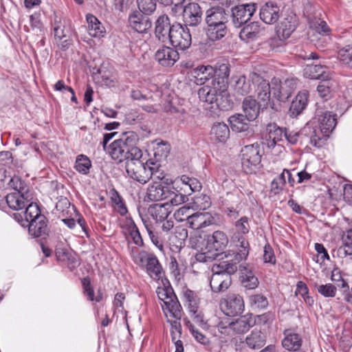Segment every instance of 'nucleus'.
Masks as SVG:
<instances>
[{"instance_id": "423d86ee", "label": "nucleus", "mask_w": 352, "mask_h": 352, "mask_svg": "<svg viewBox=\"0 0 352 352\" xmlns=\"http://www.w3.org/2000/svg\"><path fill=\"white\" fill-rule=\"evenodd\" d=\"M298 79L289 78L282 82L278 78L271 80L272 91L274 98L280 102L287 101L297 88Z\"/></svg>"}, {"instance_id": "2f4dec72", "label": "nucleus", "mask_w": 352, "mask_h": 352, "mask_svg": "<svg viewBox=\"0 0 352 352\" xmlns=\"http://www.w3.org/2000/svg\"><path fill=\"white\" fill-rule=\"evenodd\" d=\"M87 23V31L92 37L100 38L105 34V28L100 21L93 14H88L86 16Z\"/></svg>"}, {"instance_id": "7ed1b4c3", "label": "nucleus", "mask_w": 352, "mask_h": 352, "mask_svg": "<svg viewBox=\"0 0 352 352\" xmlns=\"http://www.w3.org/2000/svg\"><path fill=\"white\" fill-rule=\"evenodd\" d=\"M160 165L151 160L143 163L141 161L126 162L125 168L129 177L141 184H146L152 176L160 171Z\"/></svg>"}, {"instance_id": "473e14b6", "label": "nucleus", "mask_w": 352, "mask_h": 352, "mask_svg": "<svg viewBox=\"0 0 352 352\" xmlns=\"http://www.w3.org/2000/svg\"><path fill=\"white\" fill-rule=\"evenodd\" d=\"M284 335L285 338L282 341L283 346L288 351H298L302 345V339L300 335L289 329L285 330Z\"/></svg>"}, {"instance_id": "f3484780", "label": "nucleus", "mask_w": 352, "mask_h": 352, "mask_svg": "<svg viewBox=\"0 0 352 352\" xmlns=\"http://www.w3.org/2000/svg\"><path fill=\"white\" fill-rule=\"evenodd\" d=\"M265 29L261 27L258 22H253L245 25L240 32V38L249 43L265 35Z\"/></svg>"}, {"instance_id": "dca6fc26", "label": "nucleus", "mask_w": 352, "mask_h": 352, "mask_svg": "<svg viewBox=\"0 0 352 352\" xmlns=\"http://www.w3.org/2000/svg\"><path fill=\"white\" fill-rule=\"evenodd\" d=\"M186 25L196 26L202 19V10L197 3H189L182 10Z\"/></svg>"}, {"instance_id": "f8f14e48", "label": "nucleus", "mask_w": 352, "mask_h": 352, "mask_svg": "<svg viewBox=\"0 0 352 352\" xmlns=\"http://www.w3.org/2000/svg\"><path fill=\"white\" fill-rule=\"evenodd\" d=\"M190 78L192 81L198 85H202L217 78L216 69L211 65H198L192 69L190 72Z\"/></svg>"}, {"instance_id": "9b49d317", "label": "nucleus", "mask_w": 352, "mask_h": 352, "mask_svg": "<svg viewBox=\"0 0 352 352\" xmlns=\"http://www.w3.org/2000/svg\"><path fill=\"white\" fill-rule=\"evenodd\" d=\"M256 9L255 3L241 4L232 9V22L236 28L247 23Z\"/></svg>"}, {"instance_id": "338daca9", "label": "nucleus", "mask_w": 352, "mask_h": 352, "mask_svg": "<svg viewBox=\"0 0 352 352\" xmlns=\"http://www.w3.org/2000/svg\"><path fill=\"white\" fill-rule=\"evenodd\" d=\"M170 151V146L166 142H161L157 143L155 148V157L159 155L160 160H165L169 154Z\"/></svg>"}, {"instance_id": "2eb2a0df", "label": "nucleus", "mask_w": 352, "mask_h": 352, "mask_svg": "<svg viewBox=\"0 0 352 352\" xmlns=\"http://www.w3.org/2000/svg\"><path fill=\"white\" fill-rule=\"evenodd\" d=\"M179 55L176 50L163 46L155 54V59L163 67H172L179 60Z\"/></svg>"}, {"instance_id": "c03bdc74", "label": "nucleus", "mask_w": 352, "mask_h": 352, "mask_svg": "<svg viewBox=\"0 0 352 352\" xmlns=\"http://www.w3.org/2000/svg\"><path fill=\"white\" fill-rule=\"evenodd\" d=\"M54 32L56 40L58 41L63 40L62 42V48L67 47L69 45L66 38L67 37L68 30L65 28V25H63L60 21H55Z\"/></svg>"}, {"instance_id": "cd10ccee", "label": "nucleus", "mask_w": 352, "mask_h": 352, "mask_svg": "<svg viewBox=\"0 0 352 352\" xmlns=\"http://www.w3.org/2000/svg\"><path fill=\"white\" fill-rule=\"evenodd\" d=\"M256 323L252 315H245L232 322L230 328L236 333H244L247 332Z\"/></svg>"}, {"instance_id": "79ce46f5", "label": "nucleus", "mask_w": 352, "mask_h": 352, "mask_svg": "<svg viewBox=\"0 0 352 352\" xmlns=\"http://www.w3.org/2000/svg\"><path fill=\"white\" fill-rule=\"evenodd\" d=\"M252 80H250V76L247 79L245 76H240L235 80L234 89L236 92L241 96L248 94L252 89Z\"/></svg>"}, {"instance_id": "de8ad7c7", "label": "nucleus", "mask_w": 352, "mask_h": 352, "mask_svg": "<svg viewBox=\"0 0 352 352\" xmlns=\"http://www.w3.org/2000/svg\"><path fill=\"white\" fill-rule=\"evenodd\" d=\"M1 180L3 182L6 183L9 188L14 189L15 191L25 192V190H28L26 189L25 183L18 176L11 177L10 175H6Z\"/></svg>"}, {"instance_id": "3c124183", "label": "nucleus", "mask_w": 352, "mask_h": 352, "mask_svg": "<svg viewBox=\"0 0 352 352\" xmlns=\"http://www.w3.org/2000/svg\"><path fill=\"white\" fill-rule=\"evenodd\" d=\"M295 294L296 296H300L305 302L309 306H311L314 302L313 298L309 295V289L307 285L302 281H298L297 283Z\"/></svg>"}, {"instance_id": "b1692460", "label": "nucleus", "mask_w": 352, "mask_h": 352, "mask_svg": "<svg viewBox=\"0 0 352 352\" xmlns=\"http://www.w3.org/2000/svg\"><path fill=\"white\" fill-rule=\"evenodd\" d=\"M228 238L226 234L221 230L214 231L208 236L207 245L210 250L222 251L228 245Z\"/></svg>"}, {"instance_id": "393cba45", "label": "nucleus", "mask_w": 352, "mask_h": 352, "mask_svg": "<svg viewBox=\"0 0 352 352\" xmlns=\"http://www.w3.org/2000/svg\"><path fill=\"white\" fill-rule=\"evenodd\" d=\"M296 25L294 23L288 21L287 19L283 20L279 25L276 31L278 38H272L270 42L271 47L273 50L278 51V49H276L275 47L276 43L278 40L283 41L288 38L294 31Z\"/></svg>"}, {"instance_id": "603ef678", "label": "nucleus", "mask_w": 352, "mask_h": 352, "mask_svg": "<svg viewBox=\"0 0 352 352\" xmlns=\"http://www.w3.org/2000/svg\"><path fill=\"white\" fill-rule=\"evenodd\" d=\"M183 296L188 303V310L199 307L200 300L194 291L186 289L183 291Z\"/></svg>"}, {"instance_id": "6e6d98bb", "label": "nucleus", "mask_w": 352, "mask_h": 352, "mask_svg": "<svg viewBox=\"0 0 352 352\" xmlns=\"http://www.w3.org/2000/svg\"><path fill=\"white\" fill-rule=\"evenodd\" d=\"M194 206L197 210H205L211 206L210 198L206 195H199L194 198Z\"/></svg>"}, {"instance_id": "09e8293b", "label": "nucleus", "mask_w": 352, "mask_h": 352, "mask_svg": "<svg viewBox=\"0 0 352 352\" xmlns=\"http://www.w3.org/2000/svg\"><path fill=\"white\" fill-rule=\"evenodd\" d=\"M249 303L253 309H264L268 306V300L263 294H256L249 297Z\"/></svg>"}, {"instance_id": "a19ab883", "label": "nucleus", "mask_w": 352, "mask_h": 352, "mask_svg": "<svg viewBox=\"0 0 352 352\" xmlns=\"http://www.w3.org/2000/svg\"><path fill=\"white\" fill-rule=\"evenodd\" d=\"M239 270L242 273L241 278L243 286L249 289L257 287L258 280L253 273L250 270H248L247 267L243 265L239 266Z\"/></svg>"}, {"instance_id": "13d9d810", "label": "nucleus", "mask_w": 352, "mask_h": 352, "mask_svg": "<svg viewBox=\"0 0 352 352\" xmlns=\"http://www.w3.org/2000/svg\"><path fill=\"white\" fill-rule=\"evenodd\" d=\"M82 286L84 289V294L87 297V299L91 301L96 300V302H100L102 300V294L98 293V294L95 297L94 290L91 286L90 281L87 278H84L82 280Z\"/></svg>"}, {"instance_id": "7c9ffc66", "label": "nucleus", "mask_w": 352, "mask_h": 352, "mask_svg": "<svg viewBox=\"0 0 352 352\" xmlns=\"http://www.w3.org/2000/svg\"><path fill=\"white\" fill-rule=\"evenodd\" d=\"M235 261H224L219 263H214L212 267V274H228L230 276L234 274L237 270L236 263L241 259L237 254L235 258Z\"/></svg>"}, {"instance_id": "4d7b16f0", "label": "nucleus", "mask_w": 352, "mask_h": 352, "mask_svg": "<svg viewBox=\"0 0 352 352\" xmlns=\"http://www.w3.org/2000/svg\"><path fill=\"white\" fill-rule=\"evenodd\" d=\"M191 212L192 211L190 207L188 206H184L175 212L174 217L178 221L182 222L187 221L188 223H189V219L191 217V215L193 214Z\"/></svg>"}, {"instance_id": "bf43d9fd", "label": "nucleus", "mask_w": 352, "mask_h": 352, "mask_svg": "<svg viewBox=\"0 0 352 352\" xmlns=\"http://www.w3.org/2000/svg\"><path fill=\"white\" fill-rule=\"evenodd\" d=\"M138 8L145 14H150L156 9V3L154 0H137Z\"/></svg>"}, {"instance_id": "4c0bfd02", "label": "nucleus", "mask_w": 352, "mask_h": 352, "mask_svg": "<svg viewBox=\"0 0 352 352\" xmlns=\"http://www.w3.org/2000/svg\"><path fill=\"white\" fill-rule=\"evenodd\" d=\"M265 336L259 329H254L245 338L246 344L252 349H258L265 344Z\"/></svg>"}, {"instance_id": "f03ea898", "label": "nucleus", "mask_w": 352, "mask_h": 352, "mask_svg": "<svg viewBox=\"0 0 352 352\" xmlns=\"http://www.w3.org/2000/svg\"><path fill=\"white\" fill-rule=\"evenodd\" d=\"M219 70L223 72V76L215 78L210 84L199 89L198 95L201 101L210 104L217 103L218 96L226 90L227 78L229 76L228 67L226 65H222Z\"/></svg>"}, {"instance_id": "774afa93", "label": "nucleus", "mask_w": 352, "mask_h": 352, "mask_svg": "<svg viewBox=\"0 0 352 352\" xmlns=\"http://www.w3.org/2000/svg\"><path fill=\"white\" fill-rule=\"evenodd\" d=\"M317 91L322 98L327 100L331 94L330 82L327 80H322V82L317 87Z\"/></svg>"}, {"instance_id": "c756f323", "label": "nucleus", "mask_w": 352, "mask_h": 352, "mask_svg": "<svg viewBox=\"0 0 352 352\" xmlns=\"http://www.w3.org/2000/svg\"><path fill=\"white\" fill-rule=\"evenodd\" d=\"M25 207V210L23 212L25 219H21L20 220L19 217H21V214H14L15 218L23 227H26V224L31 222L32 219H38V216H43V214H41V211L38 205L36 203H34L33 200L30 201Z\"/></svg>"}, {"instance_id": "4468645a", "label": "nucleus", "mask_w": 352, "mask_h": 352, "mask_svg": "<svg viewBox=\"0 0 352 352\" xmlns=\"http://www.w3.org/2000/svg\"><path fill=\"white\" fill-rule=\"evenodd\" d=\"M222 305L225 306L226 314L230 316L241 314L245 308L243 298L236 294H229L224 299Z\"/></svg>"}, {"instance_id": "a878e982", "label": "nucleus", "mask_w": 352, "mask_h": 352, "mask_svg": "<svg viewBox=\"0 0 352 352\" xmlns=\"http://www.w3.org/2000/svg\"><path fill=\"white\" fill-rule=\"evenodd\" d=\"M26 227H28L30 234L35 238L45 236L47 233V219L44 215L38 216V219H32L26 224Z\"/></svg>"}, {"instance_id": "a18cd8bd", "label": "nucleus", "mask_w": 352, "mask_h": 352, "mask_svg": "<svg viewBox=\"0 0 352 352\" xmlns=\"http://www.w3.org/2000/svg\"><path fill=\"white\" fill-rule=\"evenodd\" d=\"M111 199L113 204L114 209L122 216L127 214L128 210L122 197L118 191L113 190L111 192Z\"/></svg>"}, {"instance_id": "5701e85b", "label": "nucleus", "mask_w": 352, "mask_h": 352, "mask_svg": "<svg viewBox=\"0 0 352 352\" xmlns=\"http://www.w3.org/2000/svg\"><path fill=\"white\" fill-rule=\"evenodd\" d=\"M309 93L306 90L299 91L292 100L289 109L291 117L295 118L299 116L306 108L308 102Z\"/></svg>"}, {"instance_id": "58836bf2", "label": "nucleus", "mask_w": 352, "mask_h": 352, "mask_svg": "<svg viewBox=\"0 0 352 352\" xmlns=\"http://www.w3.org/2000/svg\"><path fill=\"white\" fill-rule=\"evenodd\" d=\"M247 118L243 114L230 116L228 122L232 132H245L248 130Z\"/></svg>"}, {"instance_id": "9d476101", "label": "nucleus", "mask_w": 352, "mask_h": 352, "mask_svg": "<svg viewBox=\"0 0 352 352\" xmlns=\"http://www.w3.org/2000/svg\"><path fill=\"white\" fill-rule=\"evenodd\" d=\"M250 80H252V85H256L255 92L257 98L261 100V105L266 108L271 100V91H272L271 82L270 83L255 72L250 74Z\"/></svg>"}, {"instance_id": "4be33fe9", "label": "nucleus", "mask_w": 352, "mask_h": 352, "mask_svg": "<svg viewBox=\"0 0 352 352\" xmlns=\"http://www.w3.org/2000/svg\"><path fill=\"white\" fill-rule=\"evenodd\" d=\"M299 133H265L264 144L268 148H273L279 141L286 140L294 144L298 141Z\"/></svg>"}, {"instance_id": "72a5a7b5", "label": "nucleus", "mask_w": 352, "mask_h": 352, "mask_svg": "<svg viewBox=\"0 0 352 352\" xmlns=\"http://www.w3.org/2000/svg\"><path fill=\"white\" fill-rule=\"evenodd\" d=\"M168 187L163 186L159 183H154L150 185L147 189L146 197L151 201H158L166 200L168 191Z\"/></svg>"}, {"instance_id": "a211bd4d", "label": "nucleus", "mask_w": 352, "mask_h": 352, "mask_svg": "<svg viewBox=\"0 0 352 352\" xmlns=\"http://www.w3.org/2000/svg\"><path fill=\"white\" fill-rule=\"evenodd\" d=\"M215 223V217L210 212H197L191 215L188 224L191 228L199 230Z\"/></svg>"}, {"instance_id": "aec40b11", "label": "nucleus", "mask_w": 352, "mask_h": 352, "mask_svg": "<svg viewBox=\"0 0 352 352\" xmlns=\"http://www.w3.org/2000/svg\"><path fill=\"white\" fill-rule=\"evenodd\" d=\"M172 32V25L167 15L160 16L155 22V34L162 43H168Z\"/></svg>"}, {"instance_id": "49530a36", "label": "nucleus", "mask_w": 352, "mask_h": 352, "mask_svg": "<svg viewBox=\"0 0 352 352\" xmlns=\"http://www.w3.org/2000/svg\"><path fill=\"white\" fill-rule=\"evenodd\" d=\"M126 224L127 226L128 232L134 243L138 246H142L143 245V240L142 239L140 232L133 220L131 218L126 219Z\"/></svg>"}, {"instance_id": "f257e3e1", "label": "nucleus", "mask_w": 352, "mask_h": 352, "mask_svg": "<svg viewBox=\"0 0 352 352\" xmlns=\"http://www.w3.org/2000/svg\"><path fill=\"white\" fill-rule=\"evenodd\" d=\"M229 15L226 10L220 6L208 8L206 12V34L212 41L219 40L228 33L227 23Z\"/></svg>"}, {"instance_id": "f704fd0d", "label": "nucleus", "mask_w": 352, "mask_h": 352, "mask_svg": "<svg viewBox=\"0 0 352 352\" xmlns=\"http://www.w3.org/2000/svg\"><path fill=\"white\" fill-rule=\"evenodd\" d=\"M145 268L150 277L155 280L160 279L164 274L161 264L154 255L151 254L147 258Z\"/></svg>"}, {"instance_id": "0e129e2a", "label": "nucleus", "mask_w": 352, "mask_h": 352, "mask_svg": "<svg viewBox=\"0 0 352 352\" xmlns=\"http://www.w3.org/2000/svg\"><path fill=\"white\" fill-rule=\"evenodd\" d=\"M142 157V151L136 147L132 146L131 148H127L126 154V162H135V161H140V159Z\"/></svg>"}, {"instance_id": "e433bc0d", "label": "nucleus", "mask_w": 352, "mask_h": 352, "mask_svg": "<svg viewBox=\"0 0 352 352\" xmlns=\"http://www.w3.org/2000/svg\"><path fill=\"white\" fill-rule=\"evenodd\" d=\"M325 69L321 65H307L304 69L303 75L311 79L328 80L329 74Z\"/></svg>"}, {"instance_id": "864d4df0", "label": "nucleus", "mask_w": 352, "mask_h": 352, "mask_svg": "<svg viewBox=\"0 0 352 352\" xmlns=\"http://www.w3.org/2000/svg\"><path fill=\"white\" fill-rule=\"evenodd\" d=\"M338 58L343 64L352 67V44L339 50Z\"/></svg>"}, {"instance_id": "1a4fd4ad", "label": "nucleus", "mask_w": 352, "mask_h": 352, "mask_svg": "<svg viewBox=\"0 0 352 352\" xmlns=\"http://www.w3.org/2000/svg\"><path fill=\"white\" fill-rule=\"evenodd\" d=\"M337 125L336 114L326 111L312 118L307 127L313 129V132H333Z\"/></svg>"}, {"instance_id": "0eeeda50", "label": "nucleus", "mask_w": 352, "mask_h": 352, "mask_svg": "<svg viewBox=\"0 0 352 352\" xmlns=\"http://www.w3.org/2000/svg\"><path fill=\"white\" fill-rule=\"evenodd\" d=\"M191 41V34L187 25L180 23L172 25V32L168 43L176 49L185 50L190 46Z\"/></svg>"}, {"instance_id": "6ab92c4d", "label": "nucleus", "mask_w": 352, "mask_h": 352, "mask_svg": "<svg viewBox=\"0 0 352 352\" xmlns=\"http://www.w3.org/2000/svg\"><path fill=\"white\" fill-rule=\"evenodd\" d=\"M261 19L266 24H274L280 17V8L276 3L268 1L261 6Z\"/></svg>"}, {"instance_id": "8fccbe9b", "label": "nucleus", "mask_w": 352, "mask_h": 352, "mask_svg": "<svg viewBox=\"0 0 352 352\" xmlns=\"http://www.w3.org/2000/svg\"><path fill=\"white\" fill-rule=\"evenodd\" d=\"M91 166V161L87 156L80 155L77 157L74 168L78 173L86 175L89 172Z\"/></svg>"}, {"instance_id": "e2e57ef3", "label": "nucleus", "mask_w": 352, "mask_h": 352, "mask_svg": "<svg viewBox=\"0 0 352 352\" xmlns=\"http://www.w3.org/2000/svg\"><path fill=\"white\" fill-rule=\"evenodd\" d=\"M166 193H168L166 203H168L169 206H177L185 201L186 197L182 194H178L170 190L166 191Z\"/></svg>"}, {"instance_id": "20e7f679", "label": "nucleus", "mask_w": 352, "mask_h": 352, "mask_svg": "<svg viewBox=\"0 0 352 352\" xmlns=\"http://www.w3.org/2000/svg\"><path fill=\"white\" fill-rule=\"evenodd\" d=\"M157 294L162 302V307L166 318L168 316L179 318L182 316V308L171 288L157 287Z\"/></svg>"}, {"instance_id": "5fc2aeb1", "label": "nucleus", "mask_w": 352, "mask_h": 352, "mask_svg": "<svg viewBox=\"0 0 352 352\" xmlns=\"http://www.w3.org/2000/svg\"><path fill=\"white\" fill-rule=\"evenodd\" d=\"M286 184V177L285 174H280L275 177L271 183V191L274 195L279 194L284 188Z\"/></svg>"}, {"instance_id": "37998d69", "label": "nucleus", "mask_w": 352, "mask_h": 352, "mask_svg": "<svg viewBox=\"0 0 352 352\" xmlns=\"http://www.w3.org/2000/svg\"><path fill=\"white\" fill-rule=\"evenodd\" d=\"M336 253L340 258L352 255V229L347 231L346 236L343 238V244L338 248Z\"/></svg>"}, {"instance_id": "ddd939ff", "label": "nucleus", "mask_w": 352, "mask_h": 352, "mask_svg": "<svg viewBox=\"0 0 352 352\" xmlns=\"http://www.w3.org/2000/svg\"><path fill=\"white\" fill-rule=\"evenodd\" d=\"M33 199V194L29 190L25 192L14 191L8 194L6 197L8 206L15 210L23 209Z\"/></svg>"}, {"instance_id": "6e6552de", "label": "nucleus", "mask_w": 352, "mask_h": 352, "mask_svg": "<svg viewBox=\"0 0 352 352\" xmlns=\"http://www.w3.org/2000/svg\"><path fill=\"white\" fill-rule=\"evenodd\" d=\"M261 155L257 144L245 146L241 150V165L246 173H252L259 168Z\"/></svg>"}, {"instance_id": "bb28decb", "label": "nucleus", "mask_w": 352, "mask_h": 352, "mask_svg": "<svg viewBox=\"0 0 352 352\" xmlns=\"http://www.w3.org/2000/svg\"><path fill=\"white\" fill-rule=\"evenodd\" d=\"M232 283L231 276L228 274H212L210 285L214 292H222L228 289Z\"/></svg>"}, {"instance_id": "c85d7f7f", "label": "nucleus", "mask_w": 352, "mask_h": 352, "mask_svg": "<svg viewBox=\"0 0 352 352\" xmlns=\"http://www.w3.org/2000/svg\"><path fill=\"white\" fill-rule=\"evenodd\" d=\"M170 212L168 203L163 204H155L150 206L148 209V213L156 223L164 221L168 217Z\"/></svg>"}, {"instance_id": "052dcab7", "label": "nucleus", "mask_w": 352, "mask_h": 352, "mask_svg": "<svg viewBox=\"0 0 352 352\" xmlns=\"http://www.w3.org/2000/svg\"><path fill=\"white\" fill-rule=\"evenodd\" d=\"M319 294L326 298H333L336 294V287L331 283L316 285Z\"/></svg>"}, {"instance_id": "ea45409f", "label": "nucleus", "mask_w": 352, "mask_h": 352, "mask_svg": "<svg viewBox=\"0 0 352 352\" xmlns=\"http://www.w3.org/2000/svg\"><path fill=\"white\" fill-rule=\"evenodd\" d=\"M126 148L123 140L118 139L110 144L109 153L113 160L122 162V159L126 157Z\"/></svg>"}, {"instance_id": "680f3d73", "label": "nucleus", "mask_w": 352, "mask_h": 352, "mask_svg": "<svg viewBox=\"0 0 352 352\" xmlns=\"http://www.w3.org/2000/svg\"><path fill=\"white\" fill-rule=\"evenodd\" d=\"M186 324L188 329L190 330V331L191 332L192 336L198 342L204 345L208 344L209 343L208 338L202 333L195 329V327L190 322V320H186Z\"/></svg>"}, {"instance_id": "39448f33", "label": "nucleus", "mask_w": 352, "mask_h": 352, "mask_svg": "<svg viewBox=\"0 0 352 352\" xmlns=\"http://www.w3.org/2000/svg\"><path fill=\"white\" fill-rule=\"evenodd\" d=\"M234 226L236 231L234 233L232 240L239 249V256L243 260L249 254V243L244 236L250 231L249 218L245 216L241 217L235 222Z\"/></svg>"}, {"instance_id": "412c9836", "label": "nucleus", "mask_w": 352, "mask_h": 352, "mask_svg": "<svg viewBox=\"0 0 352 352\" xmlns=\"http://www.w3.org/2000/svg\"><path fill=\"white\" fill-rule=\"evenodd\" d=\"M130 27L138 33H146L152 26L149 18L140 12H133L129 16Z\"/></svg>"}, {"instance_id": "c9c22d12", "label": "nucleus", "mask_w": 352, "mask_h": 352, "mask_svg": "<svg viewBox=\"0 0 352 352\" xmlns=\"http://www.w3.org/2000/svg\"><path fill=\"white\" fill-rule=\"evenodd\" d=\"M260 105L251 96L247 97L243 102V110L248 121L255 120L258 116Z\"/></svg>"}, {"instance_id": "69168bd1", "label": "nucleus", "mask_w": 352, "mask_h": 352, "mask_svg": "<svg viewBox=\"0 0 352 352\" xmlns=\"http://www.w3.org/2000/svg\"><path fill=\"white\" fill-rule=\"evenodd\" d=\"M188 311L190 316L194 322L201 327H204L206 326V322L204 320V314L201 310L199 309V307L188 310Z\"/></svg>"}]
</instances>
